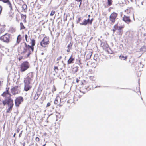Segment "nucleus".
Returning a JSON list of instances; mask_svg holds the SVG:
<instances>
[{
	"label": "nucleus",
	"mask_w": 146,
	"mask_h": 146,
	"mask_svg": "<svg viewBox=\"0 0 146 146\" xmlns=\"http://www.w3.org/2000/svg\"><path fill=\"white\" fill-rule=\"evenodd\" d=\"M9 88H8L7 89L6 88V90L4 92L1 94L2 96L3 97H5L6 98H7V99H6L4 100H3L2 102L4 106L7 104L8 105V107H13L14 105L13 100L11 98V95L8 90Z\"/></svg>",
	"instance_id": "nucleus-1"
},
{
	"label": "nucleus",
	"mask_w": 146,
	"mask_h": 146,
	"mask_svg": "<svg viewBox=\"0 0 146 146\" xmlns=\"http://www.w3.org/2000/svg\"><path fill=\"white\" fill-rule=\"evenodd\" d=\"M33 78V72L29 73L26 77L24 78V88L25 91H27L32 87L31 83L32 81Z\"/></svg>",
	"instance_id": "nucleus-2"
},
{
	"label": "nucleus",
	"mask_w": 146,
	"mask_h": 146,
	"mask_svg": "<svg viewBox=\"0 0 146 146\" xmlns=\"http://www.w3.org/2000/svg\"><path fill=\"white\" fill-rule=\"evenodd\" d=\"M30 64L27 61H25L22 63L20 65V70L21 72H24L28 69Z\"/></svg>",
	"instance_id": "nucleus-3"
},
{
	"label": "nucleus",
	"mask_w": 146,
	"mask_h": 146,
	"mask_svg": "<svg viewBox=\"0 0 146 146\" xmlns=\"http://www.w3.org/2000/svg\"><path fill=\"white\" fill-rule=\"evenodd\" d=\"M10 34L5 33L0 37V40L5 42L8 43L10 39Z\"/></svg>",
	"instance_id": "nucleus-4"
},
{
	"label": "nucleus",
	"mask_w": 146,
	"mask_h": 146,
	"mask_svg": "<svg viewBox=\"0 0 146 146\" xmlns=\"http://www.w3.org/2000/svg\"><path fill=\"white\" fill-rule=\"evenodd\" d=\"M49 42L48 39L46 37H44L40 42L41 46L44 47H46V46L48 45Z\"/></svg>",
	"instance_id": "nucleus-5"
},
{
	"label": "nucleus",
	"mask_w": 146,
	"mask_h": 146,
	"mask_svg": "<svg viewBox=\"0 0 146 146\" xmlns=\"http://www.w3.org/2000/svg\"><path fill=\"white\" fill-rule=\"evenodd\" d=\"M23 98L22 96H19L15 100V103L16 107H19L21 102L23 101Z\"/></svg>",
	"instance_id": "nucleus-6"
},
{
	"label": "nucleus",
	"mask_w": 146,
	"mask_h": 146,
	"mask_svg": "<svg viewBox=\"0 0 146 146\" xmlns=\"http://www.w3.org/2000/svg\"><path fill=\"white\" fill-rule=\"evenodd\" d=\"M117 14L115 12H113L110 15V20L112 23L115 22L116 18L117 16Z\"/></svg>",
	"instance_id": "nucleus-7"
},
{
	"label": "nucleus",
	"mask_w": 146,
	"mask_h": 146,
	"mask_svg": "<svg viewBox=\"0 0 146 146\" xmlns=\"http://www.w3.org/2000/svg\"><path fill=\"white\" fill-rule=\"evenodd\" d=\"M123 20L126 22L127 24H129L131 21L129 17L124 15L123 17Z\"/></svg>",
	"instance_id": "nucleus-8"
},
{
	"label": "nucleus",
	"mask_w": 146,
	"mask_h": 146,
	"mask_svg": "<svg viewBox=\"0 0 146 146\" xmlns=\"http://www.w3.org/2000/svg\"><path fill=\"white\" fill-rule=\"evenodd\" d=\"M117 28V30L118 31L120 34H121L122 33L123 31V30L122 29L124 27L122 26H118L117 24L114 26V28Z\"/></svg>",
	"instance_id": "nucleus-9"
},
{
	"label": "nucleus",
	"mask_w": 146,
	"mask_h": 146,
	"mask_svg": "<svg viewBox=\"0 0 146 146\" xmlns=\"http://www.w3.org/2000/svg\"><path fill=\"white\" fill-rule=\"evenodd\" d=\"M31 48V46L30 45L29 46L24 47L23 48V51L21 52V54L23 55L24 54L27 53V52L31 51L30 50Z\"/></svg>",
	"instance_id": "nucleus-10"
},
{
	"label": "nucleus",
	"mask_w": 146,
	"mask_h": 146,
	"mask_svg": "<svg viewBox=\"0 0 146 146\" xmlns=\"http://www.w3.org/2000/svg\"><path fill=\"white\" fill-rule=\"evenodd\" d=\"M18 86H15L13 87V88L11 89V91L13 95H15L18 93L17 92V88Z\"/></svg>",
	"instance_id": "nucleus-11"
},
{
	"label": "nucleus",
	"mask_w": 146,
	"mask_h": 146,
	"mask_svg": "<svg viewBox=\"0 0 146 146\" xmlns=\"http://www.w3.org/2000/svg\"><path fill=\"white\" fill-rule=\"evenodd\" d=\"M75 59L74 58H73L72 57V55L71 57L67 61V64L68 65H69L70 64L73 63L74 62V60Z\"/></svg>",
	"instance_id": "nucleus-12"
},
{
	"label": "nucleus",
	"mask_w": 146,
	"mask_h": 146,
	"mask_svg": "<svg viewBox=\"0 0 146 146\" xmlns=\"http://www.w3.org/2000/svg\"><path fill=\"white\" fill-rule=\"evenodd\" d=\"M4 3H6V4L9 6V7L10 10L12 11L13 10V8L11 3L9 0H7L6 2Z\"/></svg>",
	"instance_id": "nucleus-13"
},
{
	"label": "nucleus",
	"mask_w": 146,
	"mask_h": 146,
	"mask_svg": "<svg viewBox=\"0 0 146 146\" xmlns=\"http://www.w3.org/2000/svg\"><path fill=\"white\" fill-rule=\"evenodd\" d=\"M92 55V53L91 52H89L88 54L86 55V58L85 59V61H87L89 59H90Z\"/></svg>",
	"instance_id": "nucleus-14"
},
{
	"label": "nucleus",
	"mask_w": 146,
	"mask_h": 146,
	"mask_svg": "<svg viewBox=\"0 0 146 146\" xmlns=\"http://www.w3.org/2000/svg\"><path fill=\"white\" fill-rule=\"evenodd\" d=\"M40 93L39 92H36L34 97V99L35 100L38 99Z\"/></svg>",
	"instance_id": "nucleus-15"
},
{
	"label": "nucleus",
	"mask_w": 146,
	"mask_h": 146,
	"mask_svg": "<svg viewBox=\"0 0 146 146\" xmlns=\"http://www.w3.org/2000/svg\"><path fill=\"white\" fill-rule=\"evenodd\" d=\"M127 56H124L123 55H121L119 56V58L121 60H125L127 59Z\"/></svg>",
	"instance_id": "nucleus-16"
},
{
	"label": "nucleus",
	"mask_w": 146,
	"mask_h": 146,
	"mask_svg": "<svg viewBox=\"0 0 146 146\" xmlns=\"http://www.w3.org/2000/svg\"><path fill=\"white\" fill-rule=\"evenodd\" d=\"M107 6H105V7H108L112 5V4L113 1L112 0H107Z\"/></svg>",
	"instance_id": "nucleus-17"
},
{
	"label": "nucleus",
	"mask_w": 146,
	"mask_h": 146,
	"mask_svg": "<svg viewBox=\"0 0 146 146\" xmlns=\"http://www.w3.org/2000/svg\"><path fill=\"white\" fill-rule=\"evenodd\" d=\"M72 44L70 43L67 46V52L68 53H69L70 52V50L72 48Z\"/></svg>",
	"instance_id": "nucleus-18"
},
{
	"label": "nucleus",
	"mask_w": 146,
	"mask_h": 146,
	"mask_svg": "<svg viewBox=\"0 0 146 146\" xmlns=\"http://www.w3.org/2000/svg\"><path fill=\"white\" fill-rule=\"evenodd\" d=\"M21 35L19 34V35L17 38V44H19L20 43L21 40Z\"/></svg>",
	"instance_id": "nucleus-19"
},
{
	"label": "nucleus",
	"mask_w": 146,
	"mask_h": 146,
	"mask_svg": "<svg viewBox=\"0 0 146 146\" xmlns=\"http://www.w3.org/2000/svg\"><path fill=\"white\" fill-rule=\"evenodd\" d=\"M103 44V48H108L109 47V46L106 43H102L101 44V45H102Z\"/></svg>",
	"instance_id": "nucleus-20"
},
{
	"label": "nucleus",
	"mask_w": 146,
	"mask_h": 146,
	"mask_svg": "<svg viewBox=\"0 0 146 146\" xmlns=\"http://www.w3.org/2000/svg\"><path fill=\"white\" fill-rule=\"evenodd\" d=\"M80 24L81 25H86L88 24V23L86 21V19H84L83 23H80Z\"/></svg>",
	"instance_id": "nucleus-21"
},
{
	"label": "nucleus",
	"mask_w": 146,
	"mask_h": 146,
	"mask_svg": "<svg viewBox=\"0 0 146 146\" xmlns=\"http://www.w3.org/2000/svg\"><path fill=\"white\" fill-rule=\"evenodd\" d=\"M140 50L141 51L145 52L146 51V46L145 45L141 47L140 49Z\"/></svg>",
	"instance_id": "nucleus-22"
},
{
	"label": "nucleus",
	"mask_w": 146,
	"mask_h": 146,
	"mask_svg": "<svg viewBox=\"0 0 146 146\" xmlns=\"http://www.w3.org/2000/svg\"><path fill=\"white\" fill-rule=\"evenodd\" d=\"M8 108L6 110V113H10L12 110V109L13 107H8Z\"/></svg>",
	"instance_id": "nucleus-23"
},
{
	"label": "nucleus",
	"mask_w": 146,
	"mask_h": 146,
	"mask_svg": "<svg viewBox=\"0 0 146 146\" xmlns=\"http://www.w3.org/2000/svg\"><path fill=\"white\" fill-rule=\"evenodd\" d=\"M78 67L77 66H76L74 67L73 68L72 71L74 73H76L78 71Z\"/></svg>",
	"instance_id": "nucleus-24"
},
{
	"label": "nucleus",
	"mask_w": 146,
	"mask_h": 146,
	"mask_svg": "<svg viewBox=\"0 0 146 146\" xmlns=\"http://www.w3.org/2000/svg\"><path fill=\"white\" fill-rule=\"evenodd\" d=\"M31 46H34L35 44V40L34 39H31Z\"/></svg>",
	"instance_id": "nucleus-25"
},
{
	"label": "nucleus",
	"mask_w": 146,
	"mask_h": 146,
	"mask_svg": "<svg viewBox=\"0 0 146 146\" xmlns=\"http://www.w3.org/2000/svg\"><path fill=\"white\" fill-rule=\"evenodd\" d=\"M20 27L21 30L25 28V27L22 22H21L20 23Z\"/></svg>",
	"instance_id": "nucleus-26"
},
{
	"label": "nucleus",
	"mask_w": 146,
	"mask_h": 146,
	"mask_svg": "<svg viewBox=\"0 0 146 146\" xmlns=\"http://www.w3.org/2000/svg\"><path fill=\"white\" fill-rule=\"evenodd\" d=\"M54 70L56 73H57L58 70V69L57 66H55L54 67Z\"/></svg>",
	"instance_id": "nucleus-27"
},
{
	"label": "nucleus",
	"mask_w": 146,
	"mask_h": 146,
	"mask_svg": "<svg viewBox=\"0 0 146 146\" xmlns=\"http://www.w3.org/2000/svg\"><path fill=\"white\" fill-rule=\"evenodd\" d=\"M98 56L97 54H95L94 55V60H96L97 59V58H98Z\"/></svg>",
	"instance_id": "nucleus-28"
},
{
	"label": "nucleus",
	"mask_w": 146,
	"mask_h": 146,
	"mask_svg": "<svg viewBox=\"0 0 146 146\" xmlns=\"http://www.w3.org/2000/svg\"><path fill=\"white\" fill-rule=\"evenodd\" d=\"M5 30V29L4 28H1L0 30V33L1 34L4 32Z\"/></svg>",
	"instance_id": "nucleus-29"
},
{
	"label": "nucleus",
	"mask_w": 146,
	"mask_h": 146,
	"mask_svg": "<svg viewBox=\"0 0 146 146\" xmlns=\"http://www.w3.org/2000/svg\"><path fill=\"white\" fill-rule=\"evenodd\" d=\"M27 7V6L26 4H24L23 5L22 8L24 10L26 9Z\"/></svg>",
	"instance_id": "nucleus-30"
},
{
	"label": "nucleus",
	"mask_w": 146,
	"mask_h": 146,
	"mask_svg": "<svg viewBox=\"0 0 146 146\" xmlns=\"http://www.w3.org/2000/svg\"><path fill=\"white\" fill-rule=\"evenodd\" d=\"M54 103L55 104L58 105V102L57 98H56L55 99Z\"/></svg>",
	"instance_id": "nucleus-31"
},
{
	"label": "nucleus",
	"mask_w": 146,
	"mask_h": 146,
	"mask_svg": "<svg viewBox=\"0 0 146 146\" xmlns=\"http://www.w3.org/2000/svg\"><path fill=\"white\" fill-rule=\"evenodd\" d=\"M21 18H23H23L25 17V19H24V21H25H25H26L25 19H26V15H24L23 14H22V15H21Z\"/></svg>",
	"instance_id": "nucleus-32"
},
{
	"label": "nucleus",
	"mask_w": 146,
	"mask_h": 146,
	"mask_svg": "<svg viewBox=\"0 0 146 146\" xmlns=\"http://www.w3.org/2000/svg\"><path fill=\"white\" fill-rule=\"evenodd\" d=\"M27 52L28 53H27V56L26 57H29V56L31 54V51H29L28 52Z\"/></svg>",
	"instance_id": "nucleus-33"
},
{
	"label": "nucleus",
	"mask_w": 146,
	"mask_h": 146,
	"mask_svg": "<svg viewBox=\"0 0 146 146\" xmlns=\"http://www.w3.org/2000/svg\"><path fill=\"white\" fill-rule=\"evenodd\" d=\"M55 11H52L50 14V16H53L55 13Z\"/></svg>",
	"instance_id": "nucleus-34"
},
{
	"label": "nucleus",
	"mask_w": 146,
	"mask_h": 146,
	"mask_svg": "<svg viewBox=\"0 0 146 146\" xmlns=\"http://www.w3.org/2000/svg\"><path fill=\"white\" fill-rule=\"evenodd\" d=\"M25 39L26 41L27 42H28V41H27V38H28V36H27V35L25 34Z\"/></svg>",
	"instance_id": "nucleus-35"
},
{
	"label": "nucleus",
	"mask_w": 146,
	"mask_h": 146,
	"mask_svg": "<svg viewBox=\"0 0 146 146\" xmlns=\"http://www.w3.org/2000/svg\"><path fill=\"white\" fill-rule=\"evenodd\" d=\"M93 20V18H92L90 21L89 22V24H90V25H91L92 23V22Z\"/></svg>",
	"instance_id": "nucleus-36"
},
{
	"label": "nucleus",
	"mask_w": 146,
	"mask_h": 146,
	"mask_svg": "<svg viewBox=\"0 0 146 146\" xmlns=\"http://www.w3.org/2000/svg\"><path fill=\"white\" fill-rule=\"evenodd\" d=\"M51 105L50 102H48L47 103V105L46 106V107H48L50 106Z\"/></svg>",
	"instance_id": "nucleus-37"
},
{
	"label": "nucleus",
	"mask_w": 146,
	"mask_h": 146,
	"mask_svg": "<svg viewBox=\"0 0 146 146\" xmlns=\"http://www.w3.org/2000/svg\"><path fill=\"white\" fill-rule=\"evenodd\" d=\"M34 46H31V48H30V49H31L32 51V52H33L34 51Z\"/></svg>",
	"instance_id": "nucleus-38"
},
{
	"label": "nucleus",
	"mask_w": 146,
	"mask_h": 146,
	"mask_svg": "<svg viewBox=\"0 0 146 146\" xmlns=\"http://www.w3.org/2000/svg\"><path fill=\"white\" fill-rule=\"evenodd\" d=\"M81 20V17H79L78 18V20H77V23H79Z\"/></svg>",
	"instance_id": "nucleus-39"
},
{
	"label": "nucleus",
	"mask_w": 146,
	"mask_h": 146,
	"mask_svg": "<svg viewBox=\"0 0 146 146\" xmlns=\"http://www.w3.org/2000/svg\"><path fill=\"white\" fill-rule=\"evenodd\" d=\"M117 30V28H114V29H113L112 30L113 33H114Z\"/></svg>",
	"instance_id": "nucleus-40"
},
{
	"label": "nucleus",
	"mask_w": 146,
	"mask_h": 146,
	"mask_svg": "<svg viewBox=\"0 0 146 146\" xmlns=\"http://www.w3.org/2000/svg\"><path fill=\"white\" fill-rule=\"evenodd\" d=\"M35 140L37 141H39V138L38 137H36V138Z\"/></svg>",
	"instance_id": "nucleus-41"
},
{
	"label": "nucleus",
	"mask_w": 146,
	"mask_h": 146,
	"mask_svg": "<svg viewBox=\"0 0 146 146\" xmlns=\"http://www.w3.org/2000/svg\"><path fill=\"white\" fill-rule=\"evenodd\" d=\"M62 58L61 56H60L59 57L57 58V60H61V59Z\"/></svg>",
	"instance_id": "nucleus-42"
},
{
	"label": "nucleus",
	"mask_w": 146,
	"mask_h": 146,
	"mask_svg": "<svg viewBox=\"0 0 146 146\" xmlns=\"http://www.w3.org/2000/svg\"><path fill=\"white\" fill-rule=\"evenodd\" d=\"M24 44H25V45L24 47H26L27 46H29V45L27 44L25 42Z\"/></svg>",
	"instance_id": "nucleus-43"
},
{
	"label": "nucleus",
	"mask_w": 146,
	"mask_h": 146,
	"mask_svg": "<svg viewBox=\"0 0 146 146\" xmlns=\"http://www.w3.org/2000/svg\"><path fill=\"white\" fill-rule=\"evenodd\" d=\"M2 10V8L0 6V15L1 14Z\"/></svg>",
	"instance_id": "nucleus-44"
},
{
	"label": "nucleus",
	"mask_w": 146,
	"mask_h": 146,
	"mask_svg": "<svg viewBox=\"0 0 146 146\" xmlns=\"http://www.w3.org/2000/svg\"><path fill=\"white\" fill-rule=\"evenodd\" d=\"M23 57L22 56H21L19 58V60L20 61L22 58Z\"/></svg>",
	"instance_id": "nucleus-45"
},
{
	"label": "nucleus",
	"mask_w": 146,
	"mask_h": 146,
	"mask_svg": "<svg viewBox=\"0 0 146 146\" xmlns=\"http://www.w3.org/2000/svg\"><path fill=\"white\" fill-rule=\"evenodd\" d=\"M20 130V129L19 128H18L16 129V131L17 133H19Z\"/></svg>",
	"instance_id": "nucleus-46"
},
{
	"label": "nucleus",
	"mask_w": 146,
	"mask_h": 146,
	"mask_svg": "<svg viewBox=\"0 0 146 146\" xmlns=\"http://www.w3.org/2000/svg\"><path fill=\"white\" fill-rule=\"evenodd\" d=\"M75 0L78 2H82V0Z\"/></svg>",
	"instance_id": "nucleus-47"
},
{
	"label": "nucleus",
	"mask_w": 146,
	"mask_h": 146,
	"mask_svg": "<svg viewBox=\"0 0 146 146\" xmlns=\"http://www.w3.org/2000/svg\"><path fill=\"white\" fill-rule=\"evenodd\" d=\"M90 19H89V18H88L87 19H86V21H88V24H89V22L90 21Z\"/></svg>",
	"instance_id": "nucleus-48"
},
{
	"label": "nucleus",
	"mask_w": 146,
	"mask_h": 146,
	"mask_svg": "<svg viewBox=\"0 0 146 146\" xmlns=\"http://www.w3.org/2000/svg\"><path fill=\"white\" fill-rule=\"evenodd\" d=\"M22 132V131H21V133L19 134V137H20L21 136Z\"/></svg>",
	"instance_id": "nucleus-49"
},
{
	"label": "nucleus",
	"mask_w": 146,
	"mask_h": 146,
	"mask_svg": "<svg viewBox=\"0 0 146 146\" xmlns=\"http://www.w3.org/2000/svg\"><path fill=\"white\" fill-rule=\"evenodd\" d=\"M45 1L46 0H41V1H42L43 3L45 2Z\"/></svg>",
	"instance_id": "nucleus-50"
},
{
	"label": "nucleus",
	"mask_w": 146,
	"mask_h": 146,
	"mask_svg": "<svg viewBox=\"0 0 146 146\" xmlns=\"http://www.w3.org/2000/svg\"><path fill=\"white\" fill-rule=\"evenodd\" d=\"M79 80L77 78L76 80V82L77 83H78L79 82Z\"/></svg>",
	"instance_id": "nucleus-51"
},
{
	"label": "nucleus",
	"mask_w": 146,
	"mask_h": 146,
	"mask_svg": "<svg viewBox=\"0 0 146 146\" xmlns=\"http://www.w3.org/2000/svg\"><path fill=\"white\" fill-rule=\"evenodd\" d=\"M79 62L80 63V64H82V63L81 62V60L80 59L79 60Z\"/></svg>",
	"instance_id": "nucleus-52"
},
{
	"label": "nucleus",
	"mask_w": 146,
	"mask_h": 146,
	"mask_svg": "<svg viewBox=\"0 0 146 146\" xmlns=\"http://www.w3.org/2000/svg\"><path fill=\"white\" fill-rule=\"evenodd\" d=\"M81 4H82V2H80V4H79V7L80 6Z\"/></svg>",
	"instance_id": "nucleus-53"
},
{
	"label": "nucleus",
	"mask_w": 146,
	"mask_h": 146,
	"mask_svg": "<svg viewBox=\"0 0 146 146\" xmlns=\"http://www.w3.org/2000/svg\"><path fill=\"white\" fill-rule=\"evenodd\" d=\"M64 20L65 21H66L67 20V17H66L65 19L64 18Z\"/></svg>",
	"instance_id": "nucleus-54"
},
{
	"label": "nucleus",
	"mask_w": 146,
	"mask_h": 146,
	"mask_svg": "<svg viewBox=\"0 0 146 146\" xmlns=\"http://www.w3.org/2000/svg\"><path fill=\"white\" fill-rule=\"evenodd\" d=\"M65 63H64L63 64V67H65Z\"/></svg>",
	"instance_id": "nucleus-55"
},
{
	"label": "nucleus",
	"mask_w": 146,
	"mask_h": 146,
	"mask_svg": "<svg viewBox=\"0 0 146 146\" xmlns=\"http://www.w3.org/2000/svg\"><path fill=\"white\" fill-rule=\"evenodd\" d=\"M25 142H24L23 143V146H25Z\"/></svg>",
	"instance_id": "nucleus-56"
},
{
	"label": "nucleus",
	"mask_w": 146,
	"mask_h": 146,
	"mask_svg": "<svg viewBox=\"0 0 146 146\" xmlns=\"http://www.w3.org/2000/svg\"><path fill=\"white\" fill-rule=\"evenodd\" d=\"M64 0V1L65 2V3H66V2L67 1V0Z\"/></svg>",
	"instance_id": "nucleus-57"
},
{
	"label": "nucleus",
	"mask_w": 146,
	"mask_h": 146,
	"mask_svg": "<svg viewBox=\"0 0 146 146\" xmlns=\"http://www.w3.org/2000/svg\"><path fill=\"white\" fill-rule=\"evenodd\" d=\"M15 135H16V134L15 133H14V135H13V136L14 137H15Z\"/></svg>",
	"instance_id": "nucleus-58"
},
{
	"label": "nucleus",
	"mask_w": 146,
	"mask_h": 146,
	"mask_svg": "<svg viewBox=\"0 0 146 146\" xmlns=\"http://www.w3.org/2000/svg\"><path fill=\"white\" fill-rule=\"evenodd\" d=\"M100 86H98V87H100ZM98 87V86H96V87H95V88H97V87Z\"/></svg>",
	"instance_id": "nucleus-59"
},
{
	"label": "nucleus",
	"mask_w": 146,
	"mask_h": 146,
	"mask_svg": "<svg viewBox=\"0 0 146 146\" xmlns=\"http://www.w3.org/2000/svg\"><path fill=\"white\" fill-rule=\"evenodd\" d=\"M62 63L63 64L64 63V62H63V61H62Z\"/></svg>",
	"instance_id": "nucleus-60"
},
{
	"label": "nucleus",
	"mask_w": 146,
	"mask_h": 146,
	"mask_svg": "<svg viewBox=\"0 0 146 146\" xmlns=\"http://www.w3.org/2000/svg\"><path fill=\"white\" fill-rule=\"evenodd\" d=\"M133 19L134 20H135V18H134V15H133Z\"/></svg>",
	"instance_id": "nucleus-61"
},
{
	"label": "nucleus",
	"mask_w": 146,
	"mask_h": 146,
	"mask_svg": "<svg viewBox=\"0 0 146 146\" xmlns=\"http://www.w3.org/2000/svg\"><path fill=\"white\" fill-rule=\"evenodd\" d=\"M46 145V144H44L42 146H45Z\"/></svg>",
	"instance_id": "nucleus-62"
},
{
	"label": "nucleus",
	"mask_w": 146,
	"mask_h": 146,
	"mask_svg": "<svg viewBox=\"0 0 146 146\" xmlns=\"http://www.w3.org/2000/svg\"><path fill=\"white\" fill-rule=\"evenodd\" d=\"M54 91H55L56 90V89L55 88H54Z\"/></svg>",
	"instance_id": "nucleus-63"
},
{
	"label": "nucleus",
	"mask_w": 146,
	"mask_h": 146,
	"mask_svg": "<svg viewBox=\"0 0 146 146\" xmlns=\"http://www.w3.org/2000/svg\"><path fill=\"white\" fill-rule=\"evenodd\" d=\"M90 15H88V17H90Z\"/></svg>",
	"instance_id": "nucleus-64"
}]
</instances>
